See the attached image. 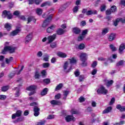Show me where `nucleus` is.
I'll return each mask as SVG.
<instances>
[{
  "mask_svg": "<svg viewBox=\"0 0 125 125\" xmlns=\"http://www.w3.org/2000/svg\"><path fill=\"white\" fill-rule=\"evenodd\" d=\"M7 51H9V53H13L15 52V47L10 46H6L4 47L3 50H2V54H6Z\"/></svg>",
  "mask_w": 125,
  "mask_h": 125,
  "instance_id": "f257e3e1",
  "label": "nucleus"
},
{
  "mask_svg": "<svg viewBox=\"0 0 125 125\" xmlns=\"http://www.w3.org/2000/svg\"><path fill=\"white\" fill-rule=\"evenodd\" d=\"M2 16V17H4V18H5V17H6L7 19H12V18L13 17V16L12 15V14H11L10 11L6 10H4L3 11Z\"/></svg>",
  "mask_w": 125,
  "mask_h": 125,
  "instance_id": "f03ea898",
  "label": "nucleus"
},
{
  "mask_svg": "<svg viewBox=\"0 0 125 125\" xmlns=\"http://www.w3.org/2000/svg\"><path fill=\"white\" fill-rule=\"evenodd\" d=\"M97 93L98 94H107V93H108V90L106 89L104 86H101L100 88L97 90Z\"/></svg>",
  "mask_w": 125,
  "mask_h": 125,
  "instance_id": "7ed1b4c3",
  "label": "nucleus"
},
{
  "mask_svg": "<svg viewBox=\"0 0 125 125\" xmlns=\"http://www.w3.org/2000/svg\"><path fill=\"white\" fill-rule=\"evenodd\" d=\"M52 19V17H49L43 22L42 24L43 28H45L47 26H48L49 24V22L51 21V20Z\"/></svg>",
  "mask_w": 125,
  "mask_h": 125,
  "instance_id": "20e7f679",
  "label": "nucleus"
},
{
  "mask_svg": "<svg viewBox=\"0 0 125 125\" xmlns=\"http://www.w3.org/2000/svg\"><path fill=\"white\" fill-rule=\"evenodd\" d=\"M21 115H22V111L18 110L17 111L16 113L13 114L12 115V119L13 120H14V119H16L17 117H21Z\"/></svg>",
  "mask_w": 125,
  "mask_h": 125,
  "instance_id": "39448f33",
  "label": "nucleus"
},
{
  "mask_svg": "<svg viewBox=\"0 0 125 125\" xmlns=\"http://www.w3.org/2000/svg\"><path fill=\"white\" fill-rule=\"evenodd\" d=\"M80 60L82 62L86 61L87 60V55L85 53H82L80 55Z\"/></svg>",
  "mask_w": 125,
  "mask_h": 125,
  "instance_id": "423d86ee",
  "label": "nucleus"
},
{
  "mask_svg": "<svg viewBox=\"0 0 125 125\" xmlns=\"http://www.w3.org/2000/svg\"><path fill=\"white\" fill-rule=\"evenodd\" d=\"M55 39H56V34H54L53 35H50L47 37L49 43L52 42Z\"/></svg>",
  "mask_w": 125,
  "mask_h": 125,
  "instance_id": "0eeeda50",
  "label": "nucleus"
},
{
  "mask_svg": "<svg viewBox=\"0 0 125 125\" xmlns=\"http://www.w3.org/2000/svg\"><path fill=\"white\" fill-rule=\"evenodd\" d=\"M40 108H39V107L38 106H35L33 109V111L34 112V116L35 117H38V116H39V115H40Z\"/></svg>",
  "mask_w": 125,
  "mask_h": 125,
  "instance_id": "6e6552de",
  "label": "nucleus"
},
{
  "mask_svg": "<svg viewBox=\"0 0 125 125\" xmlns=\"http://www.w3.org/2000/svg\"><path fill=\"white\" fill-rule=\"evenodd\" d=\"M104 83L105 84V85H106V86H111V85H112V84H113V83H114V81L113 80H108L107 79H105L104 80Z\"/></svg>",
  "mask_w": 125,
  "mask_h": 125,
  "instance_id": "1a4fd4ad",
  "label": "nucleus"
},
{
  "mask_svg": "<svg viewBox=\"0 0 125 125\" xmlns=\"http://www.w3.org/2000/svg\"><path fill=\"white\" fill-rule=\"evenodd\" d=\"M55 28H56V26L53 25H51L47 29V33H53L54 30H55Z\"/></svg>",
  "mask_w": 125,
  "mask_h": 125,
  "instance_id": "9d476101",
  "label": "nucleus"
},
{
  "mask_svg": "<svg viewBox=\"0 0 125 125\" xmlns=\"http://www.w3.org/2000/svg\"><path fill=\"white\" fill-rule=\"evenodd\" d=\"M65 121L67 123H69V122H71V121H76V118L72 116L68 115L65 117Z\"/></svg>",
  "mask_w": 125,
  "mask_h": 125,
  "instance_id": "9b49d317",
  "label": "nucleus"
},
{
  "mask_svg": "<svg viewBox=\"0 0 125 125\" xmlns=\"http://www.w3.org/2000/svg\"><path fill=\"white\" fill-rule=\"evenodd\" d=\"M72 32L76 35H79L81 33V30L79 27H74L72 28Z\"/></svg>",
  "mask_w": 125,
  "mask_h": 125,
  "instance_id": "f8f14e48",
  "label": "nucleus"
},
{
  "mask_svg": "<svg viewBox=\"0 0 125 125\" xmlns=\"http://www.w3.org/2000/svg\"><path fill=\"white\" fill-rule=\"evenodd\" d=\"M92 14H93L94 15L97 14V10H89L86 12V15H92Z\"/></svg>",
  "mask_w": 125,
  "mask_h": 125,
  "instance_id": "ddd939ff",
  "label": "nucleus"
},
{
  "mask_svg": "<svg viewBox=\"0 0 125 125\" xmlns=\"http://www.w3.org/2000/svg\"><path fill=\"white\" fill-rule=\"evenodd\" d=\"M32 38H33V34H28L25 38V43H28L29 42H30V41L32 40Z\"/></svg>",
  "mask_w": 125,
  "mask_h": 125,
  "instance_id": "4468645a",
  "label": "nucleus"
},
{
  "mask_svg": "<svg viewBox=\"0 0 125 125\" xmlns=\"http://www.w3.org/2000/svg\"><path fill=\"white\" fill-rule=\"evenodd\" d=\"M65 33H66V30H64L62 28H59L57 30V35H63Z\"/></svg>",
  "mask_w": 125,
  "mask_h": 125,
  "instance_id": "2eb2a0df",
  "label": "nucleus"
},
{
  "mask_svg": "<svg viewBox=\"0 0 125 125\" xmlns=\"http://www.w3.org/2000/svg\"><path fill=\"white\" fill-rule=\"evenodd\" d=\"M35 89H37V86L36 85H31L26 88V90L29 91H35Z\"/></svg>",
  "mask_w": 125,
  "mask_h": 125,
  "instance_id": "dca6fc26",
  "label": "nucleus"
},
{
  "mask_svg": "<svg viewBox=\"0 0 125 125\" xmlns=\"http://www.w3.org/2000/svg\"><path fill=\"white\" fill-rule=\"evenodd\" d=\"M58 56L59 57H61L62 58H66L67 57V54L65 53H63L62 52H58L57 53Z\"/></svg>",
  "mask_w": 125,
  "mask_h": 125,
  "instance_id": "f3484780",
  "label": "nucleus"
},
{
  "mask_svg": "<svg viewBox=\"0 0 125 125\" xmlns=\"http://www.w3.org/2000/svg\"><path fill=\"white\" fill-rule=\"evenodd\" d=\"M115 38L116 34L112 33L108 36V40L109 41V42H112V41H114V40H115Z\"/></svg>",
  "mask_w": 125,
  "mask_h": 125,
  "instance_id": "a211bd4d",
  "label": "nucleus"
},
{
  "mask_svg": "<svg viewBox=\"0 0 125 125\" xmlns=\"http://www.w3.org/2000/svg\"><path fill=\"white\" fill-rule=\"evenodd\" d=\"M52 105H61V102L59 101L52 100L50 102Z\"/></svg>",
  "mask_w": 125,
  "mask_h": 125,
  "instance_id": "6ab92c4d",
  "label": "nucleus"
},
{
  "mask_svg": "<svg viewBox=\"0 0 125 125\" xmlns=\"http://www.w3.org/2000/svg\"><path fill=\"white\" fill-rule=\"evenodd\" d=\"M116 108L118 110H120V111H121V112L125 111V106H122V105H121V104H118L116 106Z\"/></svg>",
  "mask_w": 125,
  "mask_h": 125,
  "instance_id": "aec40b11",
  "label": "nucleus"
},
{
  "mask_svg": "<svg viewBox=\"0 0 125 125\" xmlns=\"http://www.w3.org/2000/svg\"><path fill=\"white\" fill-rule=\"evenodd\" d=\"M112 110V107L109 106L103 111V114H108Z\"/></svg>",
  "mask_w": 125,
  "mask_h": 125,
  "instance_id": "412c9836",
  "label": "nucleus"
},
{
  "mask_svg": "<svg viewBox=\"0 0 125 125\" xmlns=\"http://www.w3.org/2000/svg\"><path fill=\"white\" fill-rule=\"evenodd\" d=\"M29 0V4H33L34 3V1L35 2L36 4H40L41 1L40 0Z\"/></svg>",
  "mask_w": 125,
  "mask_h": 125,
  "instance_id": "4be33fe9",
  "label": "nucleus"
},
{
  "mask_svg": "<svg viewBox=\"0 0 125 125\" xmlns=\"http://www.w3.org/2000/svg\"><path fill=\"white\" fill-rule=\"evenodd\" d=\"M125 49V44H121L119 46V52L122 53L124 50Z\"/></svg>",
  "mask_w": 125,
  "mask_h": 125,
  "instance_id": "5701e85b",
  "label": "nucleus"
},
{
  "mask_svg": "<svg viewBox=\"0 0 125 125\" xmlns=\"http://www.w3.org/2000/svg\"><path fill=\"white\" fill-rule=\"evenodd\" d=\"M19 32H20V29H16L15 30H14L13 32H12L10 33V36H16V35H17L18 34V33H19Z\"/></svg>",
  "mask_w": 125,
  "mask_h": 125,
  "instance_id": "b1692460",
  "label": "nucleus"
},
{
  "mask_svg": "<svg viewBox=\"0 0 125 125\" xmlns=\"http://www.w3.org/2000/svg\"><path fill=\"white\" fill-rule=\"evenodd\" d=\"M47 91H48V89H47V88H44L41 92V95H42V96L46 95V94H47Z\"/></svg>",
  "mask_w": 125,
  "mask_h": 125,
  "instance_id": "393cba45",
  "label": "nucleus"
},
{
  "mask_svg": "<svg viewBox=\"0 0 125 125\" xmlns=\"http://www.w3.org/2000/svg\"><path fill=\"white\" fill-rule=\"evenodd\" d=\"M88 29H84L82 31V35L84 38H85V35H87Z\"/></svg>",
  "mask_w": 125,
  "mask_h": 125,
  "instance_id": "a878e982",
  "label": "nucleus"
},
{
  "mask_svg": "<svg viewBox=\"0 0 125 125\" xmlns=\"http://www.w3.org/2000/svg\"><path fill=\"white\" fill-rule=\"evenodd\" d=\"M11 24L10 23H6L5 24V28L8 30L9 31L11 29Z\"/></svg>",
  "mask_w": 125,
  "mask_h": 125,
  "instance_id": "bb28decb",
  "label": "nucleus"
},
{
  "mask_svg": "<svg viewBox=\"0 0 125 125\" xmlns=\"http://www.w3.org/2000/svg\"><path fill=\"white\" fill-rule=\"evenodd\" d=\"M36 13L38 14V15H42V9L40 8H37Z\"/></svg>",
  "mask_w": 125,
  "mask_h": 125,
  "instance_id": "cd10ccee",
  "label": "nucleus"
},
{
  "mask_svg": "<svg viewBox=\"0 0 125 125\" xmlns=\"http://www.w3.org/2000/svg\"><path fill=\"white\" fill-rule=\"evenodd\" d=\"M63 86V84L62 83H60L59 85H58L56 88H55V91H57V90H60L61 88H62Z\"/></svg>",
  "mask_w": 125,
  "mask_h": 125,
  "instance_id": "c85d7f7f",
  "label": "nucleus"
},
{
  "mask_svg": "<svg viewBox=\"0 0 125 125\" xmlns=\"http://www.w3.org/2000/svg\"><path fill=\"white\" fill-rule=\"evenodd\" d=\"M68 60L70 61V64H74L76 63L77 60L75 58H72V59H69Z\"/></svg>",
  "mask_w": 125,
  "mask_h": 125,
  "instance_id": "c756f323",
  "label": "nucleus"
},
{
  "mask_svg": "<svg viewBox=\"0 0 125 125\" xmlns=\"http://www.w3.org/2000/svg\"><path fill=\"white\" fill-rule=\"evenodd\" d=\"M69 65H70V63L68 62H66L63 65L64 70H67L69 68Z\"/></svg>",
  "mask_w": 125,
  "mask_h": 125,
  "instance_id": "7c9ffc66",
  "label": "nucleus"
},
{
  "mask_svg": "<svg viewBox=\"0 0 125 125\" xmlns=\"http://www.w3.org/2000/svg\"><path fill=\"white\" fill-rule=\"evenodd\" d=\"M124 63H125V61L123 60H121L117 63L116 66H123V65H124Z\"/></svg>",
  "mask_w": 125,
  "mask_h": 125,
  "instance_id": "2f4dec72",
  "label": "nucleus"
},
{
  "mask_svg": "<svg viewBox=\"0 0 125 125\" xmlns=\"http://www.w3.org/2000/svg\"><path fill=\"white\" fill-rule=\"evenodd\" d=\"M84 47H85V45L83 43H81L78 46V49L82 50L83 49Z\"/></svg>",
  "mask_w": 125,
  "mask_h": 125,
  "instance_id": "473e14b6",
  "label": "nucleus"
},
{
  "mask_svg": "<svg viewBox=\"0 0 125 125\" xmlns=\"http://www.w3.org/2000/svg\"><path fill=\"white\" fill-rule=\"evenodd\" d=\"M107 33H108V28H104V29H103L102 35L103 36H105V35H106Z\"/></svg>",
  "mask_w": 125,
  "mask_h": 125,
  "instance_id": "72a5a7b5",
  "label": "nucleus"
},
{
  "mask_svg": "<svg viewBox=\"0 0 125 125\" xmlns=\"http://www.w3.org/2000/svg\"><path fill=\"white\" fill-rule=\"evenodd\" d=\"M69 94V91H63V99H66L67 98V96H68V95Z\"/></svg>",
  "mask_w": 125,
  "mask_h": 125,
  "instance_id": "f704fd0d",
  "label": "nucleus"
},
{
  "mask_svg": "<svg viewBox=\"0 0 125 125\" xmlns=\"http://www.w3.org/2000/svg\"><path fill=\"white\" fill-rule=\"evenodd\" d=\"M12 60H13V57H10L9 59H5V61L7 64H9V63H10V62H11Z\"/></svg>",
  "mask_w": 125,
  "mask_h": 125,
  "instance_id": "c9c22d12",
  "label": "nucleus"
},
{
  "mask_svg": "<svg viewBox=\"0 0 125 125\" xmlns=\"http://www.w3.org/2000/svg\"><path fill=\"white\" fill-rule=\"evenodd\" d=\"M24 120V118H18L16 121H14V124H17L19 122H22Z\"/></svg>",
  "mask_w": 125,
  "mask_h": 125,
  "instance_id": "e433bc0d",
  "label": "nucleus"
},
{
  "mask_svg": "<svg viewBox=\"0 0 125 125\" xmlns=\"http://www.w3.org/2000/svg\"><path fill=\"white\" fill-rule=\"evenodd\" d=\"M110 10L111 12H116V11H117V7H116V6H112Z\"/></svg>",
  "mask_w": 125,
  "mask_h": 125,
  "instance_id": "4c0bfd02",
  "label": "nucleus"
},
{
  "mask_svg": "<svg viewBox=\"0 0 125 125\" xmlns=\"http://www.w3.org/2000/svg\"><path fill=\"white\" fill-rule=\"evenodd\" d=\"M119 22H120V18L117 19L115 21H114L113 25L114 26H118V24L119 23Z\"/></svg>",
  "mask_w": 125,
  "mask_h": 125,
  "instance_id": "58836bf2",
  "label": "nucleus"
},
{
  "mask_svg": "<svg viewBox=\"0 0 125 125\" xmlns=\"http://www.w3.org/2000/svg\"><path fill=\"white\" fill-rule=\"evenodd\" d=\"M85 38L83 35H80L78 38V42H82V41H83V38Z\"/></svg>",
  "mask_w": 125,
  "mask_h": 125,
  "instance_id": "ea45409f",
  "label": "nucleus"
},
{
  "mask_svg": "<svg viewBox=\"0 0 125 125\" xmlns=\"http://www.w3.org/2000/svg\"><path fill=\"white\" fill-rule=\"evenodd\" d=\"M46 121H41L39 122H38L36 124V125H43L44 124H45Z\"/></svg>",
  "mask_w": 125,
  "mask_h": 125,
  "instance_id": "a19ab883",
  "label": "nucleus"
},
{
  "mask_svg": "<svg viewBox=\"0 0 125 125\" xmlns=\"http://www.w3.org/2000/svg\"><path fill=\"white\" fill-rule=\"evenodd\" d=\"M42 66L43 68H48V67H49V63L44 62L42 64Z\"/></svg>",
  "mask_w": 125,
  "mask_h": 125,
  "instance_id": "79ce46f5",
  "label": "nucleus"
},
{
  "mask_svg": "<svg viewBox=\"0 0 125 125\" xmlns=\"http://www.w3.org/2000/svg\"><path fill=\"white\" fill-rule=\"evenodd\" d=\"M19 14H20V12L19 11H15L13 13V15H15V16L19 17Z\"/></svg>",
  "mask_w": 125,
  "mask_h": 125,
  "instance_id": "37998d69",
  "label": "nucleus"
},
{
  "mask_svg": "<svg viewBox=\"0 0 125 125\" xmlns=\"http://www.w3.org/2000/svg\"><path fill=\"white\" fill-rule=\"evenodd\" d=\"M9 87L8 86H5L2 87V91H6L8 90Z\"/></svg>",
  "mask_w": 125,
  "mask_h": 125,
  "instance_id": "c03bdc74",
  "label": "nucleus"
},
{
  "mask_svg": "<svg viewBox=\"0 0 125 125\" xmlns=\"http://www.w3.org/2000/svg\"><path fill=\"white\" fill-rule=\"evenodd\" d=\"M43 83H46V84H48V83H50V80H49L48 79H45L43 80Z\"/></svg>",
  "mask_w": 125,
  "mask_h": 125,
  "instance_id": "a18cd8bd",
  "label": "nucleus"
},
{
  "mask_svg": "<svg viewBox=\"0 0 125 125\" xmlns=\"http://www.w3.org/2000/svg\"><path fill=\"white\" fill-rule=\"evenodd\" d=\"M35 78L38 79H40V73L38 71L35 72Z\"/></svg>",
  "mask_w": 125,
  "mask_h": 125,
  "instance_id": "49530a36",
  "label": "nucleus"
},
{
  "mask_svg": "<svg viewBox=\"0 0 125 125\" xmlns=\"http://www.w3.org/2000/svg\"><path fill=\"white\" fill-rule=\"evenodd\" d=\"M61 98V94L59 93L57 95H56L55 96V99H56V100L58 99H60Z\"/></svg>",
  "mask_w": 125,
  "mask_h": 125,
  "instance_id": "de8ad7c7",
  "label": "nucleus"
},
{
  "mask_svg": "<svg viewBox=\"0 0 125 125\" xmlns=\"http://www.w3.org/2000/svg\"><path fill=\"white\" fill-rule=\"evenodd\" d=\"M110 48L112 51H116V47H115L113 44L110 45Z\"/></svg>",
  "mask_w": 125,
  "mask_h": 125,
  "instance_id": "09e8293b",
  "label": "nucleus"
},
{
  "mask_svg": "<svg viewBox=\"0 0 125 125\" xmlns=\"http://www.w3.org/2000/svg\"><path fill=\"white\" fill-rule=\"evenodd\" d=\"M54 118H55L54 115L52 114V115H49V116L47 117V119L48 120H52V119H54Z\"/></svg>",
  "mask_w": 125,
  "mask_h": 125,
  "instance_id": "8fccbe9b",
  "label": "nucleus"
},
{
  "mask_svg": "<svg viewBox=\"0 0 125 125\" xmlns=\"http://www.w3.org/2000/svg\"><path fill=\"white\" fill-rule=\"evenodd\" d=\"M79 80L80 82H83V80H84V76H83V75L80 76Z\"/></svg>",
  "mask_w": 125,
  "mask_h": 125,
  "instance_id": "3c124183",
  "label": "nucleus"
},
{
  "mask_svg": "<svg viewBox=\"0 0 125 125\" xmlns=\"http://www.w3.org/2000/svg\"><path fill=\"white\" fill-rule=\"evenodd\" d=\"M78 10H79V7L78 6H75L73 8V12H74L75 13H77Z\"/></svg>",
  "mask_w": 125,
  "mask_h": 125,
  "instance_id": "603ef678",
  "label": "nucleus"
},
{
  "mask_svg": "<svg viewBox=\"0 0 125 125\" xmlns=\"http://www.w3.org/2000/svg\"><path fill=\"white\" fill-rule=\"evenodd\" d=\"M56 46H57L56 43H52L50 44V47H51L52 48H55Z\"/></svg>",
  "mask_w": 125,
  "mask_h": 125,
  "instance_id": "864d4df0",
  "label": "nucleus"
},
{
  "mask_svg": "<svg viewBox=\"0 0 125 125\" xmlns=\"http://www.w3.org/2000/svg\"><path fill=\"white\" fill-rule=\"evenodd\" d=\"M30 106H34V107H38L37 105H38V103L37 102H34V103H31L30 104Z\"/></svg>",
  "mask_w": 125,
  "mask_h": 125,
  "instance_id": "5fc2aeb1",
  "label": "nucleus"
},
{
  "mask_svg": "<svg viewBox=\"0 0 125 125\" xmlns=\"http://www.w3.org/2000/svg\"><path fill=\"white\" fill-rule=\"evenodd\" d=\"M74 74L76 77H79L80 76V71L77 69L76 71H75Z\"/></svg>",
  "mask_w": 125,
  "mask_h": 125,
  "instance_id": "6e6d98bb",
  "label": "nucleus"
},
{
  "mask_svg": "<svg viewBox=\"0 0 125 125\" xmlns=\"http://www.w3.org/2000/svg\"><path fill=\"white\" fill-rule=\"evenodd\" d=\"M4 99H6V96L3 95H0V100H4Z\"/></svg>",
  "mask_w": 125,
  "mask_h": 125,
  "instance_id": "4d7b16f0",
  "label": "nucleus"
},
{
  "mask_svg": "<svg viewBox=\"0 0 125 125\" xmlns=\"http://www.w3.org/2000/svg\"><path fill=\"white\" fill-rule=\"evenodd\" d=\"M115 103V98H112L109 103V105H113Z\"/></svg>",
  "mask_w": 125,
  "mask_h": 125,
  "instance_id": "13d9d810",
  "label": "nucleus"
},
{
  "mask_svg": "<svg viewBox=\"0 0 125 125\" xmlns=\"http://www.w3.org/2000/svg\"><path fill=\"white\" fill-rule=\"evenodd\" d=\"M91 66L93 68H95V67H96V66H97V62H94L92 63Z\"/></svg>",
  "mask_w": 125,
  "mask_h": 125,
  "instance_id": "bf43d9fd",
  "label": "nucleus"
},
{
  "mask_svg": "<svg viewBox=\"0 0 125 125\" xmlns=\"http://www.w3.org/2000/svg\"><path fill=\"white\" fill-rule=\"evenodd\" d=\"M33 19H34V17H29L27 18V24H29L30 22H31Z\"/></svg>",
  "mask_w": 125,
  "mask_h": 125,
  "instance_id": "052dcab7",
  "label": "nucleus"
},
{
  "mask_svg": "<svg viewBox=\"0 0 125 125\" xmlns=\"http://www.w3.org/2000/svg\"><path fill=\"white\" fill-rule=\"evenodd\" d=\"M79 101H80V102H84V101H85V99L83 97H81L80 98H79Z\"/></svg>",
  "mask_w": 125,
  "mask_h": 125,
  "instance_id": "680f3d73",
  "label": "nucleus"
},
{
  "mask_svg": "<svg viewBox=\"0 0 125 125\" xmlns=\"http://www.w3.org/2000/svg\"><path fill=\"white\" fill-rule=\"evenodd\" d=\"M105 8H106V6H105L104 5H102L101 7V11L102 12L104 11Z\"/></svg>",
  "mask_w": 125,
  "mask_h": 125,
  "instance_id": "e2e57ef3",
  "label": "nucleus"
},
{
  "mask_svg": "<svg viewBox=\"0 0 125 125\" xmlns=\"http://www.w3.org/2000/svg\"><path fill=\"white\" fill-rule=\"evenodd\" d=\"M112 13V11L111 10H107L105 12L106 15H110Z\"/></svg>",
  "mask_w": 125,
  "mask_h": 125,
  "instance_id": "0e129e2a",
  "label": "nucleus"
},
{
  "mask_svg": "<svg viewBox=\"0 0 125 125\" xmlns=\"http://www.w3.org/2000/svg\"><path fill=\"white\" fill-rule=\"evenodd\" d=\"M82 62L83 63H82V66H83V67H85L87 66V62L85 61Z\"/></svg>",
  "mask_w": 125,
  "mask_h": 125,
  "instance_id": "69168bd1",
  "label": "nucleus"
},
{
  "mask_svg": "<svg viewBox=\"0 0 125 125\" xmlns=\"http://www.w3.org/2000/svg\"><path fill=\"white\" fill-rule=\"evenodd\" d=\"M96 73H97V69H93L91 72L92 75L94 76V75H96Z\"/></svg>",
  "mask_w": 125,
  "mask_h": 125,
  "instance_id": "338daca9",
  "label": "nucleus"
},
{
  "mask_svg": "<svg viewBox=\"0 0 125 125\" xmlns=\"http://www.w3.org/2000/svg\"><path fill=\"white\" fill-rule=\"evenodd\" d=\"M119 21L122 23H125V19L119 18Z\"/></svg>",
  "mask_w": 125,
  "mask_h": 125,
  "instance_id": "774afa93",
  "label": "nucleus"
}]
</instances>
